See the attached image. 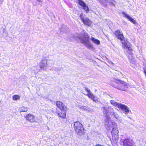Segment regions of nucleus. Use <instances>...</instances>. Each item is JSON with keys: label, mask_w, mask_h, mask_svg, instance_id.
Here are the masks:
<instances>
[{"label": "nucleus", "mask_w": 146, "mask_h": 146, "mask_svg": "<svg viewBox=\"0 0 146 146\" xmlns=\"http://www.w3.org/2000/svg\"><path fill=\"white\" fill-rule=\"evenodd\" d=\"M113 82L114 87L120 90L125 91L128 88V84L120 80L115 79Z\"/></svg>", "instance_id": "1"}, {"label": "nucleus", "mask_w": 146, "mask_h": 146, "mask_svg": "<svg viewBox=\"0 0 146 146\" xmlns=\"http://www.w3.org/2000/svg\"><path fill=\"white\" fill-rule=\"evenodd\" d=\"M74 128L75 132L78 135H82L84 134V129L83 125L79 121L74 122Z\"/></svg>", "instance_id": "2"}, {"label": "nucleus", "mask_w": 146, "mask_h": 146, "mask_svg": "<svg viewBox=\"0 0 146 146\" xmlns=\"http://www.w3.org/2000/svg\"><path fill=\"white\" fill-rule=\"evenodd\" d=\"M121 42L122 43L123 48L124 49H128V50L130 52L128 53L129 55H128V57L129 59L131 60L133 58V53L132 52L133 51L132 49L131 46H128L127 42L124 39L123 41H121Z\"/></svg>", "instance_id": "3"}, {"label": "nucleus", "mask_w": 146, "mask_h": 146, "mask_svg": "<svg viewBox=\"0 0 146 146\" xmlns=\"http://www.w3.org/2000/svg\"><path fill=\"white\" fill-rule=\"evenodd\" d=\"M84 16H85V15L83 13H81L80 14L79 17L80 19L84 24L90 26L91 25L92 21L88 17L84 18Z\"/></svg>", "instance_id": "4"}, {"label": "nucleus", "mask_w": 146, "mask_h": 146, "mask_svg": "<svg viewBox=\"0 0 146 146\" xmlns=\"http://www.w3.org/2000/svg\"><path fill=\"white\" fill-rule=\"evenodd\" d=\"M119 131L116 127H113L111 131L112 135V139L114 141H116L118 138Z\"/></svg>", "instance_id": "5"}, {"label": "nucleus", "mask_w": 146, "mask_h": 146, "mask_svg": "<svg viewBox=\"0 0 146 146\" xmlns=\"http://www.w3.org/2000/svg\"><path fill=\"white\" fill-rule=\"evenodd\" d=\"M82 36V38L80 39L81 43L87 44L89 42L90 36L87 33H84Z\"/></svg>", "instance_id": "6"}, {"label": "nucleus", "mask_w": 146, "mask_h": 146, "mask_svg": "<svg viewBox=\"0 0 146 146\" xmlns=\"http://www.w3.org/2000/svg\"><path fill=\"white\" fill-rule=\"evenodd\" d=\"M115 36L121 41L124 40V37L123 33H121L119 30H116L114 32Z\"/></svg>", "instance_id": "7"}, {"label": "nucleus", "mask_w": 146, "mask_h": 146, "mask_svg": "<svg viewBox=\"0 0 146 146\" xmlns=\"http://www.w3.org/2000/svg\"><path fill=\"white\" fill-rule=\"evenodd\" d=\"M25 117L26 120L29 121L31 123L36 122L35 116L31 113L28 114Z\"/></svg>", "instance_id": "8"}, {"label": "nucleus", "mask_w": 146, "mask_h": 146, "mask_svg": "<svg viewBox=\"0 0 146 146\" xmlns=\"http://www.w3.org/2000/svg\"><path fill=\"white\" fill-rule=\"evenodd\" d=\"M67 109H64L60 110L61 111L59 110H56V113L58 114V116L62 118H65L66 117V112Z\"/></svg>", "instance_id": "9"}, {"label": "nucleus", "mask_w": 146, "mask_h": 146, "mask_svg": "<svg viewBox=\"0 0 146 146\" xmlns=\"http://www.w3.org/2000/svg\"><path fill=\"white\" fill-rule=\"evenodd\" d=\"M78 3L80 6L82 7L83 9L88 13L89 11V9L88 6L82 0H78Z\"/></svg>", "instance_id": "10"}, {"label": "nucleus", "mask_w": 146, "mask_h": 146, "mask_svg": "<svg viewBox=\"0 0 146 146\" xmlns=\"http://www.w3.org/2000/svg\"><path fill=\"white\" fill-rule=\"evenodd\" d=\"M122 142L124 146H133L132 141L128 138L123 139Z\"/></svg>", "instance_id": "11"}, {"label": "nucleus", "mask_w": 146, "mask_h": 146, "mask_svg": "<svg viewBox=\"0 0 146 146\" xmlns=\"http://www.w3.org/2000/svg\"><path fill=\"white\" fill-rule=\"evenodd\" d=\"M56 106L60 110H62L64 109H67V108L62 102L58 101L56 102Z\"/></svg>", "instance_id": "12"}, {"label": "nucleus", "mask_w": 146, "mask_h": 146, "mask_svg": "<svg viewBox=\"0 0 146 146\" xmlns=\"http://www.w3.org/2000/svg\"><path fill=\"white\" fill-rule=\"evenodd\" d=\"M88 93L86 94L89 98L91 99L95 102L98 101V98L90 92H88Z\"/></svg>", "instance_id": "13"}, {"label": "nucleus", "mask_w": 146, "mask_h": 146, "mask_svg": "<svg viewBox=\"0 0 146 146\" xmlns=\"http://www.w3.org/2000/svg\"><path fill=\"white\" fill-rule=\"evenodd\" d=\"M118 108H120L123 111H124L125 113H128L129 111L128 109L127 108V107L123 104H120V105L119 106Z\"/></svg>", "instance_id": "14"}, {"label": "nucleus", "mask_w": 146, "mask_h": 146, "mask_svg": "<svg viewBox=\"0 0 146 146\" xmlns=\"http://www.w3.org/2000/svg\"><path fill=\"white\" fill-rule=\"evenodd\" d=\"M122 14L124 15V17L127 18L132 23L134 24L136 23V22L135 20L133 19L129 15H127L125 12H122Z\"/></svg>", "instance_id": "15"}, {"label": "nucleus", "mask_w": 146, "mask_h": 146, "mask_svg": "<svg viewBox=\"0 0 146 146\" xmlns=\"http://www.w3.org/2000/svg\"><path fill=\"white\" fill-rule=\"evenodd\" d=\"M47 64V61L46 60H42L40 63V67L41 69H43Z\"/></svg>", "instance_id": "16"}, {"label": "nucleus", "mask_w": 146, "mask_h": 146, "mask_svg": "<svg viewBox=\"0 0 146 146\" xmlns=\"http://www.w3.org/2000/svg\"><path fill=\"white\" fill-rule=\"evenodd\" d=\"M110 102L112 105L118 108L119 107V106L120 104L117 103L113 100H111L110 101Z\"/></svg>", "instance_id": "17"}, {"label": "nucleus", "mask_w": 146, "mask_h": 146, "mask_svg": "<svg viewBox=\"0 0 146 146\" xmlns=\"http://www.w3.org/2000/svg\"><path fill=\"white\" fill-rule=\"evenodd\" d=\"M91 40L93 41V42L94 43L97 45H99L100 43V41L99 40L95 39L93 37H92L91 38Z\"/></svg>", "instance_id": "18"}, {"label": "nucleus", "mask_w": 146, "mask_h": 146, "mask_svg": "<svg viewBox=\"0 0 146 146\" xmlns=\"http://www.w3.org/2000/svg\"><path fill=\"white\" fill-rule=\"evenodd\" d=\"M28 110V108L26 107H25L24 106H23L21 108L20 112H26Z\"/></svg>", "instance_id": "19"}, {"label": "nucleus", "mask_w": 146, "mask_h": 146, "mask_svg": "<svg viewBox=\"0 0 146 146\" xmlns=\"http://www.w3.org/2000/svg\"><path fill=\"white\" fill-rule=\"evenodd\" d=\"M20 98V96L17 95H15L13 96V99L14 100H16Z\"/></svg>", "instance_id": "20"}, {"label": "nucleus", "mask_w": 146, "mask_h": 146, "mask_svg": "<svg viewBox=\"0 0 146 146\" xmlns=\"http://www.w3.org/2000/svg\"><path fill=\"white\" fill-rule=\"evenodd\" d=\"M88 44V47L90 48H92V46L91 44H89V43H88L87 44Z\"/></svg>", "instance_id": "21"}, {"label": "nucleus", "mask_w": 146, "mask_h": 146, "mask_svg": "<svg viewBox=\"0 0 146 146\" xmlns=\"http://www.w3.org/2000/svg\"><path fill=\"white\" fill-rule=\"evenodd\" d=\"M2 0H0V4L1 3H2Z\"/></svg>", "instance_id": "22"}, {"label": "nucleus", "mask_w": 146, "mask_h": 146, "mask_svg": "<svg viewBox=\"0 0 146 146\" xmlns=\"http://www.w3.org/2000/svg\"><path fill=\"white\" fill-rule=\"evenodd\" d=\"M37 1H40V0H37Z\"/></svg>", "instance_id": "23"}, {"label": "nucleus", "mask_w": 146, "mask_h": 146, "mask_svg": "<svg viewBox=\"0 0 146 146\" xmlns=\"http://www.w3.org/2000/svg\"><path fill=\"white\" fill-rule=\"evenodd\" d=\"M37 1H40V0H37Z\"/></svg>", "instance_id": "24"}]
</instances>
